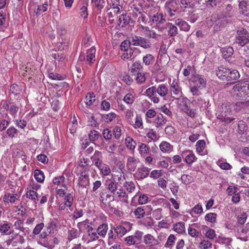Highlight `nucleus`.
<instances>
[{
    "mask_svg": "<svg viewBox=\"0 0 249 249\" xmlns=\"http://www.w3.org/2000/svg\"><path fill=\"white\" fill-rule=\"evenodd\" d=\"M215 73L219 79L230 82L231 84L237 81L240 77V74L237 70L229 69L223 66L218 67Z\"/></svg>",
    "mask_w": 249,
    "mask_h": 249,
    "instance_id": "f257e3e1",
    "label": "nucleus"
},
{
    "mask_svg": "<svg viewBox=\"0 0 249 249\" xmlns=\"http://www.w3.org/2000/svg\"><path fill=\"white\" fill-rule=\"evenodd\" d=\"M131 44L133 46H139L144 49H149L151 47V43L148 39L146 38L133 35L130 37Z\"/></svg>",
    "mask_w": 249,
    "mask_h": 249,
    "instance_id": "f03ea898",
    "label": "nucleus"
},
{
    "mask_svg": "<svg viewBox=\"0 0 249 249\" xmlns=\"http://www.w3.org/2000/svg\"><path fill=\"white\" fill-rule=\"evenodd\" d=\"M236 43L241 47H244L249 43V33L245 29L237 31Z\"/></svg>",
    "mask_w": 249,
    "mask_h": 249,
    "instance_id": "7ed1b4c3",
    "label": "nucleus"
},
{
    "mask_svg": "<svg viewBox=\"0 0 249 249\" xmlns=\"http://www.w3.org/2000/svg\"><path fill=\"white\" fill-rule=\"evenodd\" d=\"M244 83L240 84H237L233 86L231 92L233 96L237 98H243L247 96V92Z\"/></svg>",
    "mask_w": 249,
    "mask_h": 249,
    "instance_id": "20e7f679",
    "label": "nucleus"
},
{
    "mask_svg": "<svg viewBox=\"0 0 249 249\" xmlns=\"http://www.w3.org/2000/svg\"><path fill=\"white\" fill-rule=\"evenodd\" d=\"M150 169L146 167L142 166L138 168L137 171L135 174V177L138 180H142L148 177Z\"/></svg>",
    "mask_w": 249,
    "mask_h": 249,
    "instance_id": "39448f33",
    "label": "nucleus"
},
{
    "mask_svg": "<svg viewBox=\"0 0 249 249\" xmlns=\"http://www.w3.org/2000/svg\"><path fill=\"white\" fill-rule=\"evenodd\" d=\"M96 49L94 46L88 49L86 53V61L89 65H91L95 61Z\"/></svg>",
    "mask_w": 249,
    "mask_h": 249,
    "instance_id": "423d86ee",
    "label": "nucleus"
},
{
    "mask_svg": "<svg viewBox=\"0 0 249 249\" xmlns=\"http://www.w3.org/2000/svg\"><path fill=\"white\" fill-rule=\"evenodd\" d=\"M175 24L179 27L180 31L188 32L190 29V25L182 18H177L174 21Z\"/></svg>",
    "mask_w": 249,
    "mask_h": 249,
    "instance_id": "0eeeda50",
    "label": "nucleus"
},
{
    "mask_svg": "<svg viewBox=\"0 0 249 249\" xmlns=\"http://www.w3.org/2000/svg\"><path fill=\"white\" fill-rule=\"evenodd\" d=\"M12 226V224L6 221L0 222V232L6 235H9L13 233V230L9 231Z\"/></svg>",
    "mask_w": 249,
    "mask_h": 249,
    "instance_id": "6e6552de",
    "label": "nucleus"
},
{
    "mask_svg": "<svg viewBox=\"0 0 249 249\" xmlns=\"http://www.w3.org/2000/svg\"><path fill=\"white\" fill-rule=\"evenodd\" d=\"M171 91L175 96L174 98L176 99L181 96L182 94L180 86L177 82H175V81H174L171 84Z\"/></svg>",
    "mask_w": 249,
    "mask_h": 249,
    "instance_id": "1a4fd4ad",
    "label": "nucleus"
},
{
    "mask_svg": "<svg viewBox=\"0 0 249 249\" xmlns=\"http://www.w3.org/2000/svg\"><path fill=\"white\" fill-rule=\"evenodd\" d=\"M181 155L183 157L184 156H185L184 161L188 163L189 165L192 164L196 160H197V158L195 156V155L190 151L183 152Z\"/></svg>",
    "mask_w": 249,
    "mask_h": 249,
    "instance_id": "9d476101",
    "label": "nucleus"
},
{
    "mask_svg": "<svg viewBox=\"0 0 249 249\" xmlns=\"http://www.w3.org/2000/svg\"><path fill=\"white\" fill-rule=\"evenodd\" d=\"M166 26L168 29V35L169 37H174L178 34V31L177 25L175 23L173 24L171 22H168L166 24Z\"/></svg>",
    "mask_w": 249,
    "mask_h": 249,
    "instance_id": "9b49d317",
    "label": "nucleus"
},
{
    "mask_svg": "<svg viewBox=\"0 0 249 249\" xmlns=\"http://www.w3.org/2000/svg\"><path fill=\"white\" fill-rule=\"evenodd\" d=\"M143 241L144 243L149 246H152L158 244V241L150 234L144 235Z\"/></svg>",
    "mask_w": 249,
    "mask_h": 249,
    "instance_id": "f8f14e48",
    "label": "nucleus"
},
{
    "mask_svg": "<svg viewBox=\"0 0 249 249\" xmlns=\"http://www.w3.org/2000/svg\"><path fill=\"white\" fill-rule=\"evenodd\" d=\"M141 28L144 31L145 36L148 38H156L157 36H160L154 30L150 29L147 26H142Z\"/></svg>",
    "mask_w": 249,
    "mask_h": 249,
    "instance_id": "ddd939ff",
    "label": "nucleus"
},
{
    "mask_svg": "<svg viewBox=\"0 0 249 249\" xmlns=\"http://www.w3.org/2000/svg\"><path fill=\"white\" fill-rule=\"evenodd\" d=\"M175 3L174 0H172L169 1H167L165 4V9L167 14L171 17H172L175 15L176 11L172 9V6L173 4Z\"/></svg>",
    "mask_w": 249,
    "mask_h": 249,
    "instance_id": "4468645a",
    "label": "nucleus"
},
{
    "mask_svg": "<svg viewBox=\"0 0 249 249\" xmlns=\"http://www.w3.org/2000/svg\"><path fill=\"white\" fill-rule=\"evenodd\" d=\"M233 52L234 51L232 47L230 46L225 47L221 49L222 56L225 59L228 58L231 56L233 54Z\"/></svg>",
    "mask_w": 249,
    "mask_h": 249,
    "instance_id": "2eb2a0df",
    "label": "nucleus"
},
{
    "mask_svg": "<svg viewBox=\"0 0 249 249\" xmlns=\"http://www.w3.org/2000/svg\"><path fill=\"white\" fill-rule=\"evenodd\" d=\"M101 152L98 151H96L93 156L91 157V159L94 162L95 165L99 169L101 168L103 163L99 160V157L101 156Z\"/></svg>",
    "mask_w": 249,
    "mask_h": 249,
    "instance_id": "dca6fc26",
    "label": "nucleus"
},
{
    "mask_svg": "<svg viewBox=\"0 0 249 249\" xmlns=\"http://www.w3.org/2000/svg\"><path fill=\"white\" fill-rule=\"evenodd\" d=\"M152 21L157 24H162L164 23L166 20L162 14L157 13L152 17Z\"/></svg>",
    "mask_w": 249,
    "mask_h": 249,
    "instance_id": "f3484780",
    "label": "nucleus"
},
{
    "mask_svg": "<svg viewBox=\"0 0 249 249\" xmlns=\"http://www.w3.org/2000/svg\"><path fill=\"white\" fill-rule=\"evenodd\" d=\"M52 238L53 236L49 235L46 237V239H45L42 243L40 242V244L43 247L47 248L49 249H53L54 247V245H53Z\"/></svg>",
    "mask_w": 249,
    "mask_h": 249,
    "instance_id": "a211bd4d",
    "label": "nucleus"
},
{
    "mask_svg": "<svg viewBox=\"0 0 249 249\" xmlns=\"http://www.w3.org/2000/svg\"><path fill=\"white\" fill-rule=\"evenodd\" d=\"M17 194H12L10 193H7L5 194L3 199L4 201L5 202L13 203L17 199Z\"/></svg>",
    "mask_w": 249,
    "mask_h": 249,
    "instance_id": "6ab92c4d",
    "label": "nucleus"
},
{
    "mask_svg": "<svg viewBox=\"0 0 249 249\" xmlns=\"http://www.w3.org/2000/svg\"><path fill=\"white\" fill-rule=\"evenodd\" d=\"M134 214L136 218H143L145 214V209L143 207H138L134 211Z\"/></svg>",
    "mask_w": 249,
    "mask_h": 249,
    "instance_id": "aec40b11",
    "label": "nucleus"
},
{
    "mask_svg": "<svg viewBox=\"0 0 249 249\" xmlns=\"http://www.w3.org/2000/svg\"><path fill=\"white\" fill-rule=\"evenodd\" d=\"M130 18L126 15L122 14L120 16L118 21L119 25H120L122 24L121 26L122 27H125L126 25L129 23Z\"/></svg>",
    "mask_w": 249,
    "mask_h": 249,
    "instance_id": "412c9836",
    "label": "nucleus"
},
{
    "mask_svg": "<svg viewBox=\"0 0 249 249\" xmlns=\"http://www.w3.org/2000/svg\"><path fill=\"white\" fill-rule=\"evenodd\" d=\"M155 61L154 56L151 54H147L143 57V63L146 66H149L152 64Z\"/></svg>",
    "mask_w": 249,
    "mask_h": 249,
    "instance_id": "4be33fe9",
    "label": "nucleus"
},
{
    "mask_svg": "<svg viewBox=\"0 0 249 249\" xmlns=\"http://www.w3.org/2000/svg\"><path fill=\"white\" fill-rule=\"evenodd\" d=\"M160 150L163 152H170L172 151L173 146H172L169 142H162L160 145Z\"/></svg>",
    "mask_w": 249,
    "mask_h": 249,
    "instance_id": "5701e85b",
    "label": "nucleus"
},
{
    "mask_svg": "<svg viewBox=\"0 0 249 249\" xmlns=\"http://www.w3.org/2000/svg\"><path fill=\"white\" fill-rule=\"evenodd\" d=\"M108 229L107 225L106 224H103L97 229L96 231L99 235L105 237L106 235Z\"/></svg>",
    "mask_w": 249,
    "mask_h": 249,
    "instance_id": "b1692460",
    "label": "nucleus"
},
{
    "mask_svg": "<svg viewBox=\"0 0 249 249\" xmlns=\"http://www.w3.org/2000/svg\"><path fill=\"white\" fill-rule=\"evenodd\" d=\"M34 177L36 181L38 182H43L44 180L43 172L39 169H36L34 172Z\"/></svg>",
    "mask_w": 249,
    "mask_h": 249,
    "instance_id": "393cba45",
    "label": "nucleus"
},
{
    "mask_svg": "<svg viewBox=\"0 0 249 249\" xmlns=\"http://www.w3.org/2000/svg\"><path fill=\"white\" fill-rule=\"evenodd\" d=\"M168 92V89L166 86L164 85H160L157 88V93L160 96L164 97L166 96Z\"/></svg>",
    "mask_w": 249,
    "mask_h": 249,
    "instance_id": "a878e982",
    "label": "nucleus"
},
{
    "mask_svg": "<svg viewBox=\"0 0 249 249\" xmlns=\"http://www.w3.org/2000/svg\"><path fill=\"white\" fill-rule=\"evenodd\" d=\"M184 222H178L173 226L174 230L178 233H182L185 232V226Z\"/></svg>",
    "mask_w": 249,
    "mask_h": 249,
    "instance_id": "bb28decb",
    "label": "nucleus"
},
{
    "mask_svg": "<svg viewBox=\"0 0 249 249\" xmlns=\"http://www.w3.org/2000/svg\"><path fill=\"white\" fill-rule=\"evenodd\" d=\"M239 7L241 9L240 12L246 16H249V5L247 4L245 2H240Z\"/></svg>",
    "mask_w": 249,
    "mask_h": 249,
    "instance_id": "cd10ccee",
    "label": "nucleus"
},
{
    "mask_svg": "<svg viewBox=\"0 0 249 249\" xmlns=\"http://www.w3.org/2000/svg\"><path fill=\"white\" fill-rule=\"evenodd\" d=\"M167 120L163 117L161 114H159L157 116L155 119V123L157 124V126H161L163 125L166 123Z\"/></svg>",
    "mask_w": 249,
    "mask_h": 249,
    "instance_id": "c85d7f7f",
    "label": "nucleus"
},
{
    "mask_svg": "<svg viewBox=\"0 0 249 249\" xmlns=\"http://www.w3.org/2000/svg\"><path fill=\"white\" fill-rule=\"evenodd\" d=\"M26 195L27 198L32 199L35 203H36V201L38 200V194L35 191L30 190L27 191Z\"/></svg>",
    "mask_w": 249,
    "mask_h": 249,
    "instance_id": "c756f323",
    "label": "nucleus"
},
{
    "mask_svg": "<svg viewBox=\"0 0 249 249\" xmlns=\"http://www.w3.org/2000/svg\"><path fill=\"white\" fill-rule=\"evenodd\" d=\"M108 189L110 191V193L112 194V200H114V195L117 192V184L113 181L110 182L108 185Z\"/></svg>",
    "mask_w": 249,
    "mask_h": 249,
    "instance_id": "7c9ffc66",
    "label": "nucleus"
},
{
    "mask_svg": "<svg viewBox=\"0 0 249 249\" xmlns=\"http://www.w3.org/2000/svg\"><path fill=\"white\" fill-rule=\"evenodd\" d=\"M117 116V115L114 112H110L107 114L102 115V118L107 123L111 122Z\"/></svg>",
    "mask_w": 249,
    "mask_h": 249,
    "instance_id": "2f4dec72",
    "label": "nucleus"
},
{
    "mask_svg": "<svg viewBox=\"0 0 249 249\" xmlns=\"http://www.w3.org/2000/svg\"><path fill=\"white\" fill-rule=\"evenodd\" d=\"M222 3V0H208L206 1L207 7L213 8L219 6Z\"/></svg>",
    "mask_w": 249,
    "mask_h": 249,
    "instance_id": "473e14b6",
    "label": "nucleus"
},
{
    "mask_svg": "<svg viewBox=\"0 0 249 249\" xmlns=\"http://www.w3.org/2000/svg\"><path fill=\"white\" fill-rule=\"evenodd\" d=\"M21 88L17 84H13L11 86L10 91L14 95H18L20 94Z\"/></svg>",
    "mask_w": 249,
    "mask_h": 249,
    "instance_id": "72a5a7b5",
    "label": "nucleus"
},
{
    "mask_svg": "<svg viewBox=\"0 0 249 249\" xmlns=\"http://www.w3.org/2000/svg\"><path fill=\"white\" fill-rule=\"evenodd\" d=\"M180 179L182 183L186 185L190 184L193 181V178L192 176L185 174L182 175Z\"/></svg>",
    "mask_w": 249,
    "mask_h": 249,
    "instance_id": "f704fd0d",
    "label": "nucleus"
},
{
    "mask_svg": "<svg viewBox=\"0 0 249 249\" xmlns=\"http://www.w3.org/2000/svg\"><path fill=\"white\" fill-rule=\"evenodd\" d=\"M5 108L9 109L11 114L14 115L17 113L18 107L13 104H10V105L6 104Z\"/></svg>",
    "mask_w": 249,
    "mask_h": 249,
    "instance_id": "c9c22d12",
    "label": "nucleus"
},
{
    "mask_svg": "<svg viewBox=\"0 0 249 249\" xmlns=\"http://www.w3.org/2000/svg\"><path fill=\"white\" fill-rule=\"evenodd\" d=\"M122 55V58L123 59H130L131 60V57L133 54V50L130 48L125 51Z\"/></svg>",
    "mask_w": 249,
    "mask_h": 249,
    "instance_id": "e433bc0d",
    "label": "nucleus"
},
{
    "mask_svg": "<svg viewBox=\"0 0 249 249\" xmlns=\"http://www.w3.org/2000/svg\"><path fill=\"white\" fill-rule=\"evenodd\" d=\"M136 80L138 84H141L143 83L146 80L145 73L137 72Z\"/></svg>",
    "mask_w": 249,
    "mask_h": 249,
    "instance_id": "4c0bfd02",
    "label": "nucleus"
},
{
    "mask_svg": "<svg viewBox=\"0 0 249 249\" xmlns=\"http://www.w3.org/2000/svg\"><path fill=\"white\" fill-rule=\"evenodd\" d=\"M217 214L215 213H210L205 216V220L211 223H215L216 220Z\"/></svg>",
    "mask_w": 249,
    "mask_h": 249,
    "instance_id": "58836bf2",
    "label": "nucleus"
},
{
    "mask_svg": "<svg viewBox=\"0 0 249 249\" xmlns=\"http://www.w3.org/2000/svg\"><path fill=\"white\" fill-rule=\"evenodd\" d=\"M196 146L197 152L200 153L203 151L205 146V142L204 140H199L197 142Z\"/></svg>",
    "mask_w": 249,
    "mask_h": 249,
    "instance_id": "ea45409f",
    "label": "nucleus"
},
{
    "mask_svg": "<svg viewBox=\"0 0 249 249\" xmlns=\"http://www.w3.org/2000/svg\"><path fill=\"white\" fill-rule=\"evenodd\" d=\"M135 161L134 158L129 157L127 159L126 166L128 170L134 171L136 166L133 165L134 162Z\"/></svg>",
    "mask_w": 249,
    "mask_h": 249,
    "instance_id": "a19ab883",
    "label": "nucleus"
},
{
    "mask_svg": "<svg viewBox=\"0 0 249 249\" xmlns=\"http://www.w3.org/2000/svg\"><path fill=\"white\" fill-rule=\"evenodd\" d=\"M212 244L210 241L204 240L199 243L198 247L201 249H208L212 248Z\"/></svg>",
    "mask_w": 249,
    "mask_h": 249,
    "instance_id": "79ce46f5",
    "label": "nucleus"
},
{
    "mask_svg": "<svg viewBox=\"0 0 249 249\" xmlns=\"http://www.w3.org/2000/svg\"><path fill=\"white\" fill-rule=\"evenodd\" d=\"M114 230L115 233L117 235H119L120 236H123L127 232L125 228L122 226H117L116 228H114Z\"/></svg>",
    "mask_w": 249,
    "mask_h": 249,
    "instance_id": "37998d69",
    "label": "nucleus"
},
{
    "mask_svg": "<svg viewBox=\"0 0 249 249\" xmlns=\"http://www.w3.org/2000/svg\"><path fill=\"white\" fill-rule=\"evenodd\" d=\"M126 146L130 150H133L135 149L136 143L132 138L128 137L125 139Z\"/></svg>",
    "mask_w": 249,
    "mask_h": 249,
    "instance_id": "c03bdc74",
    "label": "nucleus"
},
{
    "mask_svg": "<svg viewBox=\"0 0 249 249\" xmlns=\"http://www.w3.org/2000/svg\"><path fill=\"white\" fill-rule=\"evenodd\" d=\"M124 187L129 193L132 192V191H133L135 189V185L132 181H126L124 184Z\"/></svg>",
    "mask_w": 249,
    "mask_h": 249,
    "instance_id": "a18cd8bd",
    "label": "nucleus"
},
{
    "mask_svg": "<svg viewBox=\"0 0 249 249\" xmlns=\"http://www.w3.org/2000/svg\"><path fill=\"white\" fill-rule=\"evenodd\" d=\"M116 194L118 197L122 199V201H126L127 200L128 196L123 189H119L118 191H117Z\"/></svg>",
    "mask_w": 249,
    "mask_h": 249,
    "instance_id": "49530a36",
    "label": "nucleus"
},
{
    "mask_svg": "<svg viewBox=\"0 0 249 249\" xmlns=\"http://www.w3.org/2000/svg\"><path fill=\"white\" fill-rule=\"evenodd\" d=\"M196 77L197 78V80L200 84L199 87L201 86L202 88H205L206 86L207 83V80L205 76L202 75L197 74L196 76Z\"/></svg>",
    "mask_w": 249,
    "mask_h": 249,
    "instance_id": "de8ad7c7",
    "label": "nucleus"
},
{
    "mask_svg": "<svg viewBox=\"0 0 249 249\" xmlns=\"http://www.w3.org/2000/svg\"><path fill=\"white\" fill-rule=\"evenodd\" d=\"M65 205L67 207L71 208L73 203V196L70 193L68 194L65 198Z\"/></svg>",
    "mask_w": 249,
    "mask_h": 249,
    "instance_id": "09e8293b",
    "label": "nucleus"
},
{
    "mask_svg": "<svg viewBox=\"0 0 249 249\" xmlns=\"http://www.w3.org/2000/svg\"><path fill=\"white\" fill-rule=\"evenodd\" d=\"M232 6L231 4H228L223 11V16L225 17H231L232 16L231 10Z\"/></svg>",
    "mask_w": 249,
    "mask_h": 249,
    "instance_id": "8fccbe9b",
    "label": "nucleus"
},
{
    "mask_svg": "<svg viewBox=\"0 0 249 249\" xmlns=\"http://www.w3.org/2000/svg\"><path fill=\"white\" fill-rule=\"evenodd\" d=\"M217 164L223 170H230L231 168V166L228 162H223L222 160H218Z\"/></svg>",
    "mask_w": 249,
    "mask_h": 249,
    "instance_id": "3c124183",
    "label": "nucleus"
},
{
    "mask_svg": "<svg viewBox=\"0 0 249 249\" xmlns=\"http://www.w3.org/2000/svg\"><path fill=\"white\" fill-rule=\"evenodd\" d=\"M131 44V39L130 40H124L123 41L121 45H120V49L122 51H125L129 49V47Z\"/></svg>",
    "mask_w": 249,
    "mask_h": 249,
    "instance_id": "603ef678",
    "label": "nucleus"
},
{
    "mask_svg": "<svg viewBox=\"0 0 249 249\" xmlns=\"http://www.w3.org/2000/svg\"><path fill=\"white\" fill-rule=\"evenodd\" d=\"M232 241L231 238H227L222 236H219L216 239V242L220 244H225L227 245H229Z\"/></svg>",
    "mask_w": 249,
    "mask_h": 249,
    "instance_id": "864d4df0",
    "label": "nucleus"
},
{
    "mask_svg": "<svg viewBox=\"0 0 249 249\" xmlns=\"http://www.w3.org/2000/svg\"><path fill=\"white\" fill-rule=\"evenodd\" d=\"M139 150L141 154H147L148 153L149 151V147L145 143H142L139 145Z\"/></svg>",
    "mask_w": 249,
    "mask_h": 249,
    "instance_id": "5fc2aeb1",
    "label": "nucleus"
},
{
    "mask_svg": "<svg viewBox=\"0 0 249 249\" xmlns=\"http://www.w3.org/2000/svg\"><path fill=\"white\" fill-rule=\"evenodd\" d=\"M157 93V88L155 86H152L146 90V94L149 97L156 95Z\"/></svg>",
    "mask_w": 249,
    "mask_h": 249,
    "instance_id": "6e6d98bb",
    "label": "nucleus"
},
{
    "mask_svg": "<svg viewBox=\"0 0 249 249\" xmlns=\"http://www.w3.org/2000/svg\"><path fill=\"white\" fill-rule=\"evenodd\" d=\"M100 170L104 176H107L110 173V169L109 165L103 164Z\"/></svg>",
    "mask_w": 249,
    "mask_h": 249,
    "instance_id": "4d7b16f0",
    "label": "nucleus"
},
{
    "mask_svg": "<svg viewBox=\"0 0 249 249\" xmlns=\"http://www.w3.org/2000/svg\"><path fill=\"white\" fill-rule=\"evenodd\" d=\"M89 137L91 141H94L98 139L99 133L95 130H91L89 134Z\"/></svg>",
    "mask_w": 249,
    "mask_h": 249,
    "instance_id": "13d9d810",
    "label": "nucleus"
},
{
    "mask_svg": "<svg viewBox=\"0 0 249 249\" xmlns=\"http://www.w3.org/2000/svg\"><path fill=\"white\" fill-rule=\"evenodd\" d=\"M175 236L173 234H171L168 238L167 241L165 245L166 248H169L172 246L175 240Z\"/></svg>",
    "mask_w": 249,
    "mask_h": 249,
    "instance_id": "bf43d9fd",
    "label": "nucleus"
},
{
    "mask_svg": "<svg viewBox=\"0 0 249 249\" xmlns=\"http://www.w3.org/2000/svg\"><path fill=\"white\" fill-rule=\"evenodd\" d=\"M238 128L240 133H243L247 131L248 127L243 121H239L238 124Z\"/></svg>",
    "mask_w": 249,
    "mask_h": 249,
    "instance_id": "052dcab7",
    "label": "nucleus"
},
{
    "mask_svg": "<svg viewBox=\"0 0 249 249\" xmlns=\"http://www.w3.org/2000/svg\"><path fill=\"white\" fill-rule=\"evenodd\" d=\"M141 223L143 225L148 228L151 227L153 225L152 219L150 217L143 219Z\"/></svg>",
    "mask_w": 249,
    "mask_h": 249,
    "instance_id": "680f3d73",
    "label": "nucleus"
},
{
    "mask_svg": "<svg viewBox=\"0 0 249 249\" xmlns=\"http://www.w3.org/2000/svg\"><path fill=\"white\" fill-rule=\"evenodd\" d=\"M48 4L45 3L42 5L38 6L37 8L35 10L36 14H40L41 13L46 11L47 9Z\"/></svg>",
    "mask_w": 249,
    "mask_h": 249,
    "instance_id": "e2e57ef3",
    "label": "nucleus"
},
{
    "mask_svg": "<svg viewBox=\"0 0 249 249\" xmlns=\"http://www.w3.org/2000/svg\"><path fill=\"white\" fill-rule=\"evenodd\" d=\"M182 110L184 112L189 116L191 118H194L195 116V113L194 110L188 108V106L185 105Z\"/></svg>",
    "mask_w": 249,
    "mask_h": 249,
    "instance_id": "0e129e2a",
    "label": "nucleus"
},
{
    "mask_svg": "<svg viewBox=\"0 0 249 249\" xmlns=\"http://www.w3.org/2000/svg\"><path fill=\"white\" fill-rule=\"evenodd\" d=\"M91 2L93 3L95 7L99 9H101L104 7V0H92Z\"/></svg>",
    "mask_w": 249,
    "mask_h": 249,
    "instance_id": "69168bd1",
    "label": "nucleus"
},
{
    "mask_svg": "<svg viewBox=\"0 0 249 249\" xmlns=\"http://www.w3.org/2000/svg\"><path fill=\"white\" fill-rule=\"evenodd\" d=\"M148 200V196L144 194L141 195L138 199V203L139 204L142 205L147 202Z\"/></svg>",
    "mask_w": 249,
    "mask_h": 249,
    "instance_id": "338daca9",
    "label": "nucleus"
},
{
    "mask_svg": "<svg viewBox=\"0 0 249 249\" xmlns=\"http://www.w3.org/2000/svg\"><path fill=\"white\" fill-rule=\"evenodd\" d=\"M205 236L210 239H213L216 236L215 232L213 229H209L206 232Z\"/></svg>",
    "mask_w": 249,
    "mask_h": 249,
    "instance_id": "774afa93",
    "label": "nucleus"
}]
</instances>
